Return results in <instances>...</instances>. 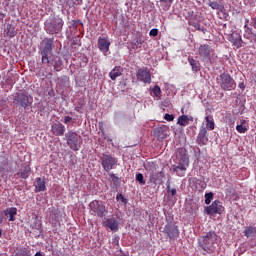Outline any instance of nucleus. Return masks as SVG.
<instances>
[{
    "instance_id": "12",
    "label": "nucleus",
    "mask_w": 256,
    "mask_h": 256,
    "mask_svg": "<svg viewBox=\"0 0 256 256\" xmlns=\"http://www.w3.org/2000/svg\"><path fill=\"white\" fill-rule=\"evenodd\" d=\"M223 212V205L219 200H215L210 206L205 208V213L207 215H221Z\"/></svg>"
},
{
    "instance_id": "33",
    "label": "nucleus",
    "mask_w": 256,
    "mask_h": 256,
    "mask_svg": "<svg viewBox=\"0 0 256 256\" xmlns=\"http://www.w3.org/2000/svg\"><path fill=\"white\" fill-rule=\"evenodd\" d=\"M245 237H253V235H256V227L248 226L244 230Z\"/></svg>"
},
{
    "instance_id": "10",
    "label": "nucleus",
    "mask_w": 256,
    "mask_h": 256,
    "mask_svg": "<svg viewBox=\"0 0 256 256\" xmlns=\"http://www.w3.org/2000/svg\"><path fill=\"white\" fill-rule=\"evenodd\" d=\"M102 169L106 171V173H109V171H112V169H115L117 167V158L109 155V154H103L100 158Z\"/></svg>"
},
{
    "instance_id": "23",
    "label": "nucleus",
    "mask_w": 256,
    "mask_h": 256,
    "mask_svg": "<svg viewBox=\"0 0 256 256\" xmlns=\"http://www.w3.org/2000/svg\"><path fill=\"white\" fill-rule=\"evenodd\" d=\"M191 123H193V116L181 115L178 117L177 125H180V127H187V125H191Z\"/></svg>"
},
{
    "instance_id": "1",
    "label": "nucleus",
    "mask_w": 256,
    "mask_h": 256,
    "mask_svg": "<svg viewBox=\"0 0 256 256\" xmlns=\"http://www.w3.org/2000/svg\"><path fill=\"white\" fill-rule=\"evenodd\" d=\"M42 48L40 49V55H42L43 65H52L54 70L61 71L63 69V61L61 57L53 54V47H55V39L47 38L42 42Z\"/></svg>"
},
{
    "instance_id": "16",
    "label": "nucleus",
    "mask_w": 256,
    "mask_h": 256,
    "mask_svg": "<svg viewBox=\"0 0 256 256\" xmlns=\"http://www.w3.org/2000/svg\"><path fill=\"white\" fill-rule=\"evenodd\" d=\"M51 133L56 137H63L65 135V125H63L61 122L52 124Z\"/></svg>"
},
{
    "instance_id": "47",
    "label": "nucleus",
    "mask_w": 256,
    "mask_h": 256,
    "mask_svg": "<svg viewBox=\"0 0 256 256\" xmlns=\"http://www.w3.org/2000/svg\"><path fill=\"white\" fill-rule=\"evenodd\" d=\"M164 119H165L166 121H174L175 116L172 115V114H165Z\"/></svg>"
},
{
    "instance_id": "32",
    "label": "nucleus",
    "mask_w": 256,
    "mask_h": 256,
    "mask_svg": "<svg viewBox=\"0 0 256 256\" xmlns=\"http://www.w3.org/2000/svg\"><path fill=\"white\" fill-rule=\"evenodd\" d=\"M245 123H247V121L241 120L240 125L236 126V131H238V133H247L249 128L245 126Z\"/></svg>"
},
{
    "instance_id": "37",
    "label": "nucleus",
    "mask_w": 256,
    "mask_h": 256,
    "mask_svg": "<svg viewBox=\"0 0 256 256\" xmlns=\"http://www.w3.org/2000/svg\"><path fill=\"white\" fill-rule=\"evenodd\" d=\"M66 3L69 7H75V5H81L83 0H66Z\"/></svg>"
},
{
    "instance_id": "56",
    "label": "nucleus",
    "mask_w": 256,
    "mask_h": 256,
    "mask_svg": "<svg viewBox=\"0 0 256 256\" xmlns=\"http://www.w3.org/2000/svg\"><path fill=\"white\" fill-rule=\"evenodd\" d=\"M2 233H3V231L0 229V237H1Z\"/></svg>"
},
{
    "instance_id": "9",
    "label": "nucleus",
    "mask_w": 256,
    "mask_h": 256,
    "mask_svg": "<svg viewBox=\"0 0 256 256\" xmlns=\"http://www.w3.org/2000/svg\"><path fill=\"white\" fill-rule=\"evenodd\" d=\"M14 105L18 107H23V109H27L33 103V97L27 95L24 92L17 93L14 100Z\"/></svg>"
},
{
    "instance_id": "34",
    "label": "nucleus",
    "mask_w": 256,
    "mask_h": 256,
    "mask_svg": "<svg viewBox=\"0 0 256 256\" xmlns=\"http://www.w3.org/2000/svg\"><path fill=\"white\" fill-rule=\"evenodd\" d=\"M208 5L211 9H215L216 11H222V9H224L223 5L219 4V2L210 1Z\"/></svg>"
},
{
    "instance_id": "17",
    "label": "nucleus",
    "mask_w": 256,
    "mask_h": 256,
    "mask_svg": "<svg viewBox=\"0 0 256 256\" xmlns=\"http://www.w3.org/2000/svg\"><path fill=\"white\" fill-rule=\"evenodd\" d=\"M103 226L110 231H119V221L116 218H106L103 221Z\"/></svg>"
},
{
    "instance_id": "38",
    "label": "nucleus",
    "mask_w": 256,
    "mask_h": 256,
    "mask_svg": "<svg viewBox=\"0 0 256 256\" xmlns=\"http://www.w3.org/2000/svg\"><path fill=\"white\" fill-rule=\"evenodd\" d=\"M7 165H9V160H3L0 164V175H5V167H7Z\"/></svg>"
},
{
    "instance_id": "5",
    "label": "nucleus",
    "mask_w": 256,
    "mask_h": 256,
    "mask_svg": "<svg viewBox=\"0 0 256 256\" xmlns=\"http://www.w3.org/2000/svg\"><path fill=\"white\" fill-rule=\"evenodd\" d=\"M198 55L200 56L203 63H213V61L217 59V54H215V50L207 44H202L199 46Z\"/></svg>"
},
{
    "instance_id": "55",
    "label": "nucleus",
    "mask_w": 256,
    "mask_h": 256,
    "mask_svg": "<svg viewBox=\"0 0 256 256\" xmlns=\"http://www.w3.org/2000/svg\"><path fill=\"white\" fill-rule=\"evenodd\" d=\"M196 183H199V184H201V180H196Z\"/></svg>"
},
{
    "instance_id": "15",
    "label": "nucleus",
    "mask_w": 256,
    "mask_h": 256,
    "mask_svg": "<svg viewBox=\"0 0 256 256\" xmlns=\"http://www.w3.org/2000/svg\"><path fill=\"white\" fill-rule=\"evenodd\" d=\"M109 47H111V42L109 41V38L107 37L98 38V49H100V51L104 53V55H106L109 52Z\"/></svg>"
},
{
    "instance_id": "3",
    "label": "nucleus",
    "mask_w": 256,
    "mask_h": 256,
    "mask_svg": "<svg viewBox=\"0 0 256 256\" xmlns=\"http://www.w3.org/2000/svg\"><path fill=\"white\" fill-rule=\"evenodd\" d=\"M65 22L59 17H49L44 22V29L48 35H56L61 33Z\"/></svg>"
},
{
    "instance_id": "35",
    "label": "nucleus",
    "mask_w": 256,
    "mask_h": 256,
    "mask_svg": "<svg viewBox=\"0 0 256 256\" xmlns=\"http://www.w3.org/2000/svg\"><path fill=\"white\" fill-rule=\"evenodd\" d=\"M15 256H31V251L27 248H21Z\"/></svg>"
},
{
    "instance_id": "24",
    "label": "nucleus",
    "mask_w": 256,
    "mask_h": 256,
    "mask_svg": "<svg viewBox=\"0 0 256 256\" xmlns=\"http://www.w3.org/2000/svg\"><path fill=\"white\" fill-rule=\"evenodd\" d=\"M156 5L160 11H169L173 5V0H156Z\"/></svg>"
},
{
    "instance_id": "27",
    "label": "nucleus",
    "mask_w": 256,
    "mask_h": 256,
    "mask_svg": "<svg viewBox=\"0 0 256 256\" xmlns=\"http://www.w3.org/2000/svg\"><path fill=\"white\" fill-rule=\"evenodd\" d=\"M17 209L15 207L6 208L4 210V217H9L8 221H15Z\"/></svg>"
},
{
    "instance_id": "52",
    "label": "nucleus",
    "mask_w": 256,
    "mask_h": 256,
    "mask_svg": "<svg viewBox=\"0 0 256 256\" xmlns=\"http://www.w3.org/2000/svg\"><path fill=\"white\" fill-rule=\"evenodd\" d=\"M34 256H43V254L41 252H36Z\"/></svg>"
},
{
    "instance_id": "43",
    "label": "nucleus",
    "mask_w": 256,
    "mask_h": 256,
    "mask_svg": "<svg viewBox=\"0 0 256 256\" xmlns=\"http://www.w3.org/2000/svg\"><path fill=\"white\" fill-rule=\"evenodd\" d=\"M136 181H138L140 185H145V179L141 173L136 174Z\"/></svg>"
},
{
    "instance_id": "4",
    "label": "nucleus",
    "mask_w": 256,
    "mask_h": 256,
    "mask_svg": "<svg viewBox=\"0 0 256 256\" xmlns=\"http://www.w3.org/2000/svg\"><path fill=\"white\" fill-rule=\"evenodd\" d=\"M186 153L187 150L184 148H179L177 151V155L181 157V162H179L177 166H173L172 171H174L178 177H185V171H187V167H189V159Z\"/></svg>"
},
{
    "instance_id": "44",
    "label": "nucleus",
    "mask_w": 256,
    "mask_h": 256,
    "mask_svg": "<svg viewBox=\"0 0 256 256\" xmlns=\"http://www.w3.org/2000/svg\"><path fill=\"white\" fill-rule=\"evenodd\" d=\"M167 192L170 193L171 197H175V195H177V189L171 188V185L167 186Z\"/></svg>"
},
{
    "instance_id": "31",
    "label": "nucleus",
    "mask_w": 256,
    "mask_h": 256,
    "mask_svg": "<svg viewBox=\"0 0 256 256\" xmlns=\"http://www.w3.org/2000/svg\"><path fill=\"white\" fill-rule=\"evenodd\" d=\"M205 121H206L207 129H209L210 131H213V129H215V121L213 120V117L212 116H206Z\"/></svg>"
},
{
    "instance_id": "11",
    "label": "nucleus",
    "mask_w": 256,
    "mask_h": 256,
    "mask_svg": "<svg viewBox=\"0 0 256 256\" xmlns=\"http://www.w3.org/2000/svg\"><path fill=\"white\" fill-rule=\"evenodd\" d=\"M157 167V164H150L148 168V173L150 174V182H152L154 185L161 183V181H163V177H165L163 171L157 170Z\"/></svg>"
},
{
    "instance_id": "13",
    "label": "nucleus",
    "mask_w": 256,
    "mask_h": 256,
    "mask_svg": "<svg viewBox=\"0 0 256 256\" xmlns=\"http://www.w3.org/2000/svg\"><path fill=\"white\" fill-rule=\"evenodd\" d=\"M136 77L138 81L142 83H151V71L149 68H140L136 72Z\"/></svg>"
},
{
    "instance_id": "50",
    "label": "nucleus",
    "mask_w": 256,
    "mask_h": 256,
    "mask_svg": "<svg viewBox=\"0 0 256 256\" xmlns=\"http://www.w3.org/2000/svg\"><path fill=\"white\" fill-rule=\"evenodd\" d=\"M251 24L256 29V16L251 18Z\"/></svg>"
},
{
    "instance_id": "53",
    "label": "nucleus",
    "mask_w": 256,
    "mask_h": 256,
    "mask_svg": "<svg viewBox=\"0 0 256 256\" xmlns=\"http://www.w3.org/2000/svg\"><path fill=\"white\" fill-rule=\"evenodd\" d=\"M239 87H240V89H245V85L244 84H240Z\"/></svg>"
},
{
    "instance_id": "49",
    "label": "nucleus",
    "mask_w": 256,
    "mask_h": 256,
    "mask_svg": "<svg viewBox=\"0 0 256 256\" xmlns=\"http://www.w3.org/2000/svg\"><path fill=\"white\" fill-rule=\"evenodd\" d=\"M3 219H5V213L4 211H0V225L3 223Z\"/></svg>"
},
{
    "instance_id": "21",
    "label": "nucleus",
    "mask_w": 256,
    "mask_h": 256,
    "mask_svg": "<svg viewBox=\"0 0 256 256\" xmlns=\"http://www.w3.org/2000/svg\"><path fill=\"white\" fill-rule=\"evenodd\" d=\"M47 182H45V179L38 177L36 178V181L34 183L35 187V193H41L42 191H45L47 189Z\"/></svg>"
},
{
    "instance_id": "45",
    "label": "nucleus",
    "mask_w": 256,
    "mask_h": 256,
    "mask_svg": "<svg viewBox=\"0 0 256 256\" xmlns=\"http://www.w3.org/2000/svg\"><path fill=\"white\" fill-rule=\"evenodd\" d=\"M149 35H150V37H157V35H159V29H157V28L151 29L149 32Z\"/></svg>"
},
{
    "instance_id": "54",
    "label": "nucleus",
    "mask_w": 256,
    "mask_h": 256,
    "mask_svg": "<svg viewBox=\"0 0 256 256\" xmlns=\"http://www.w3.org/2000/svg\"><path fill=\"white\" fill-rule=\"evenodd\" d=\"M245 25H249V19H245Z\"/></svg>"
},
{
    "instance_id": "30",
    "label": "nucleus",
    "mask_w": 256,
    "mask_h": 256,
    "mask_svg": "<svg viewBox=\"0 0 256 256\" xmlns=\"http://www.w3.org/2000/svg\"><path fill=\"white\" fill-rule=\"evenodd\" d=\"M188 25L194 27V29H196V31H200L201 33H203V35H205V33H207V28H205V27L201 28V24L199 22L190 20L188 22Z\"/></svg>"
},
{
    "instance_id": "46",
    "label": "nucleus",
    "mask_w": 256,
    "mask_h": 256,
    "mask_svg": "<svg viewBox=\"0 0 256 256\" xmlns=\"http://www.w3.org/2000/svg\"><path fill=\"white\" fill-rule=\"evenodd\" d=\"M63 123L65 125H71V123H73V118L71 116H65Z\"/></svg>"
},
{
    "instance_id": "19",
    "label": "nucleus",
    "mask_w": 256,
    "mask_h": 256,
    "mask_svg": "<svg viewBox=\"0 0 256 256\" xmlns=\"http://www.w3.org/2000/svg\"><path fill=\"white\" fill-rule=\"evenodd\" d=\"M196 141L198 145H207V143H209V138L207 137V128H200Z\"/></svg>"
},
{
    "instance_id": "6",
    "label": "nucleus",
    "mask_w": 256,
    "mask_h": 256,
    "mask_svg": "<svg viewBox=\"0 0 256 256\" xmlns=\"http://www.w3.org/2000/svg\"><path fill=\"white\" fill-rule=\"evenodd\" d=\"M217 83L220 85L223 91H233L235 87H237L233 77H231L229 73L225 72L219 75L217 78Z\"/></svg>"
},
{
    "instance_id": "26",
    "label": "nucleus",
    "mask_w": 256,
    "mask_h": 256,
    "mask_svg": "<svg viewBox=\"0 0 256 256\" xmlns=\"http://www.w3.org/2000/svg\"><path fill=\"white\" fill-rule=\"evenodd\" d=\"M123 75V68L121 66H115L112 71L109 73V77L112 81H115L117 77H121Z\"/></svg>"
},
{
    "instance_id": "42",
    "label": "nucleus",
    "mask_w": 256,
    "mask_h": 256,
    "mask_svg": "<svg viewBox=\"0 0 256 256\" xmlns=\"http://www.w3.org/2000/svg\"><path fill=\"white\" fill-rule=\"evenodd\" d=\"M152 91L155 97H161V87H159V85L154 86Z\"/></svg>"
},
{
    "instance_id": "48",
    "label": "nucleus",
    "mask_w": 256,
    "mask_h": 256,
    "mask_svg": "<svg viewBox=\"0 0 256 256\" xmlns=\"http://www.w3.org/2000/svg\"><path fill=\"white\" fill-rule=\"evenodd\" d=\"M233 191H235V190L233 189V187L228 186V187L226 188V195H233Z\"/></svg>"
},
{
    "instance_id": "2",
    "label": "nucleus",
    "mask_w": 256,
    "mask_h": 256,
    "mask_svg": "<svg viewBox=\"0 0 256 256\" xmlns=\"http://www.w3.org/2000/svg\"><path fill=\"white\" fill-rule=\"evenodd\" d=\"M217 241H219V236L215 231L207 232L206 235L200 236L198 238V245L200 249H203L206 253H215L217 249Z\"/></svg>"
},
{
    "instance_id": "25",
    "label": "nucleus",
    "mask_w": 256,
    "mask_h": 256,
    "mask_svg": "<svg viewBox=\"0 0 256 256\" xmlns=\"http://www.w3.org/2000/svg\"><path fill=\"white\" fill-rule=\"evenodd\" d=\"M188 63L194 73H199L201 71V63L198 60H195L193 57H188Z\"/></svg>"
},
{
    "instance_id": "29",
    "label": "nucleus",
    "mask_w": 256,
    "mask_h": 256,
    "mask_svg": "<svg viewBox=\"0 0 256 256\" xmlns=\"http://www.w3.org/2000/svg\"><path fill=\"white\" fill-rule=\"evenodd\" d=\"M31 173V167L25 166L21 172L16 173L15 175L21 177V179H28Z\"/></svg>"
},
{
    "instance_id": "22",
    "label": "nucleus",
    "mask_w": 256,
    "mask_h": 256,
    "mask_svg": "<svg viewBox=\"0 0 256 256\" xmlns=\"http://www.w3.org/2000/svg\"><path fill=\"white\" fill-rule=\"evenodd\" d=\"M145 41H147V39L143 37V34L139 33L131 43L132 49H141Z\"/></svg>"
},
{
    "instance_id": "40",
    "label": "nucleus",
    "mask_w": 256,
    "mask_h": 256,
    "mask_svg": "<svg viewBox=\"0 0 256 256\" xmlns=\"http://www.w3.org/2000/svg\"><path fill=\"white\" fill-rule=\"evenodd\" d=\"M211 201H213V192L205 194V204L210 205Z\"/></svg>"
},
{
    "instance_id": "28",
    "label": "nucleus",
    "mask_w": 256,
    "mask_h": 256,
    "mask_svg": "<svg viewBox=\"0 0 256 256\" xmlns=\"http://www.w3.org/2000/svg\"><path fill=\"white\" fill-rule=\"evenodd\" d=\"M4 33L7 37L13 38L15 35H17V30H15V25L13 24H7L6 29L4 30Z\"/></svg>"
},
{
    "instance_id": "20",
    "label": "nucleus",
    "mask_w": 256,
    "mask_h": 256,
    "mask_svg": "<svg viewBox=\"0 0 256 256\" xmlns=\"http://www.w3.org/2000/svg\"><path fill=\"white\" fill-rule=\"evenodd\" d=\"M244 39H248L250 43H256V34L253 32V29L249 25H244Z\"/></svg>"
},
{
    "instance_id": "7",
    "label": "nucleus",
    "mask_w": 256,
    "mask_h": 256,
    "mask_svg": "<svg viewBox=\"0 0 256 256\" xmlns=\"http://www.w3.org/2000/svg\"><path fill=\"white\" fill-rule=\"evenodd\" d=\"M90 214L94 217H105L107 211V207L103 202L99 200H93L89 203Z\"/></svg>"
},
{
    "instance_id": "14",
    "label": "nucleus",
    "mask_w": 256,
    "mask_h": 256,
    "mask_svg": "<svg viewBox=\"0 0 256 256\" xmlns=\"http://www.w3.org/2000/svg\"><path fill=\"white\" fill-rule=\"evenodd\" d=\"M164 233L167 234V237H169V239L175 241V239L179 237V228L175 226V224H167L164 227Z\"/></svg>"
},
{
    "instance_id": "18",
    "label": "nucleus",
    "mask_w": 256,
    "mask_h": 256,
    "mask_svg": "<svg viewBox=\"0 0 256 256\" xmlns=\"http://www.w3.org/2000/svg\"><path fill=\"white\" fill-rule=\"evenodd\" d=\"M228 41L234 45L237 49H240L243 45V39L241 38V34L234 32L228 36Z\"/></svg>"
},
{
    "instance_id": "51",
    "label": "nucleus",
    "mask_w": 256,
    "mask_h": 256,
    "mask_svg": "<svg viewBox=\"0 0 256 256\" xmlns=\"http://www.w3.org/2000/svg\"><path fill=\"white\" fill-rule=\"evenodd\" d=\"M246 5H251L253 3V0H243Z\"/></svg>"
},
{
    "instance_id": "8",
    "label": "nucleus",
    "mask_w": 256,
    "mask_h": 256,
    "mask_svg": "<svg viewBox=\"0 0 256 256\" xmlns=\"http://www.w3.org/2000/svg\"><path fill=\"white\" fill-rule=\"evenodd\" d=\"M65 139L67 141L68 147L72 149V151H79L81 149V144H79V140L81 139V136L73 131H68L65 134Z\"/></svg>"
},
{
    "instance_id": "39",
    "label": "nucleus",
    "mask_w": 256,
    "mask_h": 256,
    "mask_svg": "<svg viewBox=\"0 0 256 256\" xmlns=\"http://www.w3.org/2000/svg\"><path fill=\"white\" fill-rule=\"evenodd\" d=\"M43 223L41 221V219H39V216L35 217V222H34V229H37V231H39L42 227Z\"/></svg>"
},
{
    "instance_id": "36",
    "label": "nucleus",
    "mask_w": 256,
    "mask_h": 256,
    "mask_svg": "<svg viewBox=\"0 0 256 256\" xmlns=\"http://www.w3.org/2000/svg\"><path fill=\"white\" fill-rule=\"evenodd\" d=\"M110 179H112L113 184L117 187L121 183V179L117 177L114 173L109 174Z\"/></svg>"
},
{
    "instance_id": "41",
    "label": "nucleus",
    "mask_w": 256,
    "mask_h": 256,
    "mask_svg": "<svg viewBox=\"0 0 256 256\" xmlns=\"http://www.w3.org/2000/svg\"><path fill=\"white\" fill-rule=\"evenodd\" d=\"M116 201H121V203H123L124 205H127V199L121 193H118L116 195Z\"/></svg>"
}]
</instances>
